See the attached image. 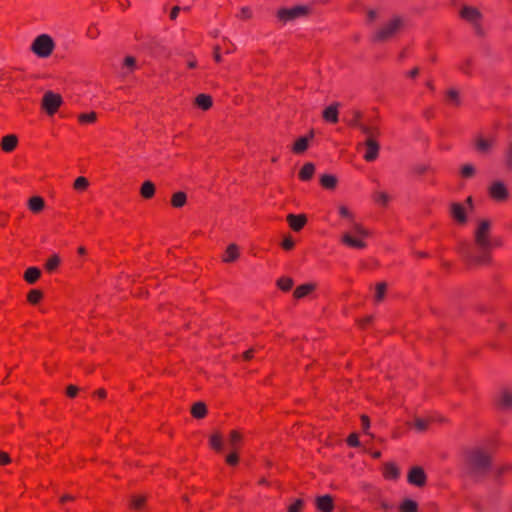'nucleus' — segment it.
Masks as SVG:
<instances>
[{
	"mask_svg": "<svg viewBox=\"0 0 512 512\" xmlns=\"http://www.w3.org/2000/svg\"><path fill=\"white\" fill-rule=\"evenodd\" d=\"M491 226L492 223L488 219H481L478 221L477 227L474 231V242L479 254L474 255L466 249L461 251L462 255L469 262L474 264H485L489 261L488 251L494 245L490 234Z\"/></svg>",
	"mask_w": 512,
	"mask_h": 512,
	"instance_id": "f257e3e1",
	"label": "nucleus"
},
{
	"mask_svg": "<svg viewBox=\"0 0 512 512\" xmlns=\"http://www.w3.org/2000/svg\"><path fill=\"white\" fill-rule=\"evenodd\" d=\"M492 469V456L483 448H473L466 453L465 473L475 482L482 481Z\"/></svg>",
	"mask_w": 512,
	"mask_h": 512,
	"instance_id": "f03ea898",
	"label": "nucleus"
},
{
	"mask_svg": "<svg viewBox=\"0 0 512 512\" xmlns=\"http://www.w3.org/2000/svg\"><path fill=\"white\" fill-rule=\"evenodd\" d=\"M339 214L351 221L353 233L345 232L341 236V241L343 244L352 247L363 249L366 247V243L362 240L369 235V231L364 228L361 224L353 222V214L348 210L345 206L339 207Z\"/></svg>",
	"mask_w": 512,
	"mask_h": 512,
	"instance_id": "7ed1b4c3",
	"label": "nucleus"
},
{
	"mask_svg": "<svg viewBox=\"0 0 512 512\" xmlns=\"http://www.w3.org/2000/svg\"><path fill=\"white\" fill-rule=\"evenodd\" d=\"M311 10V6L304 4L290 8H281L277 12V17L283 24H286L296 21L297 19L306 18L311 13Z\"/></svg>",
	"mask_w": 512,
	"mask_h": 512,
	"instance_id": "20e7f679",
	"label": "nucleus"
},
{
	"mask_svg": "<svg viewBox=\"0 0 512 512\" xmlns=\"http://www.w3.org/2000/svg\"><path fill=\"white\" fill-rule=\"evenodd\" d=\"M403 19L400 17H393L383 25H381L373 36V41L384 42L392 38L403 26Z\"/></svg>",
	"mask_w": 512,
	"mask_h": 512,
	"instance_id": "39448f33",
	"label": "nucleus"
},
{
	"mask_svg": "<svg viewBox=\"0 0 512 512\" xmlns=\"http://www.w3.org/2000/svg\"><path fill=\"white\" fill-rule=\"evenodd\" d=\"M55 48V42L48 34H40L31 44V51L39 58L49 57Z\"/></svg>",
	"mask_w": 512,
	"mask_h": 512,
	"instance_id": "423d86ee",
	"label": "nucleus"
},
{
	"mask_svg": "<svg viewBox=\"0 0 512 512\" xmlns=\"http://www.w3.org/2000/svg\"><path fill=\"white\" fill-rule=\"evenodd\" d=\"M62 104V97L52 91H47L42 99V108L48 115H53Z\"/></svg>",
	"mask_w": 512,
	"mask_h": 512,
	"instance_id": "0eeeda50",
	"label": "nucleus"
},
{
	"mask_svg": "<svg viewBox=\"0 0 512 512\" xmlns=\"http://www.w3.org/2000/svg\"><path fill=\"white\" fill-rule=\"evenodd\" d=\"M460 16L469 23H471L478 34L481 33L479 21L482 18V14L477 8L471 6H463V8L460 11Z\"/></svg>",
	"mask_w": 512,
	"mask_h": 512,
	"instance_id": "6e6552de",
	"label": "nucleus"
},
{
	"mask_svg": "<svg viewBox=\"0 0 512 512\" xmlns=\"http://www.w3.org/2000/svg\"><path fill=\"white\" fill-rule=\"evenodd\" d=\"M360 148L365 149L363 158L368 162H372L378 157L380 144L376 139H365L363 143L358 144V149Z\"/></svg>",
	"mask_w": 512,
	"mask_h": 512,
	"instance_id": "1a4fd4ad",
	"label": "nucleus"
},
{
	"mask_svg": "<svg viewBox=\"0 0 512 512\" xmlns=\"http://www.w3.org/2000/svg\"><path fill=\"white\" fill-rule=\"evenodd\" d=\"M408 482L418 487L424 486L426 483L424 470L419 466L412 467L408 473Z\"/></svg>",
	"mask_w": 512,
	"mask_h": 512,
	"instance_id": "9d476101",
	"label": "nucleus"
},
{
	"mask_svg": "<svg viewBox=\"0 0 512 512\" xmlns=\"http://www.w3.org/2000/svg\"><path fill=\"white\" fill-rule=\"evenodd\" d=\"M489 193L495 200H505L508 197V191L501 181L494 182L489 188Z\"/></svg>",
	"mask_w": 512,
	"mask_h": 512,
	"instance_id": "9b49d317",
	"label": "nucleus"
},
{
	"mask_svg": "<svg viewBox=\"0 0 512 512\" xmlns=\"http://www.w3.org/2000/svg\"><path fill=\"white\" fill-rule=\"evenodd\" d=\"M315 505L320 512H332L334 507L333 498L329 494L318 496L315 499Z\"/></svg>",
	"mask_w": 512,
	"mask_h": 512,
	"instance_id": "f8f14e48",
	"label": "nucleus"
},
{
	"mask_svg": "<svg viewBox=\"0 0 512 512\" xmlns=\"http://www.w3.org/2000/svg\"><path fill=\"white\" fill-rule=\"evenodd\" d=\"M341 104L339 102H334L328 107H326L322 113L323 119L329 123L338 122L339 115V107Z\"/></svg>",
	"mask_w": 512,
	"mask_h": 512,
	"instance_id": "ddd939ff",
	"label": "nucleus"
},
{
	"mask_svg": "<svg viewBox=\"0 0 512 512\" xmlns=\"http://www.w3.org/2000/svg\"><path fill=\"white\" fill-rule=\"evenodd\" d=\"M450 213L458 223L465 224L467 222V213L462 204L452 203L450 205Z\"/></svg>",
	"mask_w": 512,
	"mask_h": 512,
	"instance_id": "4468645a",
	"label": "nucleus"
},
{
	"mask_svg": "<svg viewBox=\"0 0 512 512\" xmlns=\"http://www.w3.org/2000/svg\"><path fill=\"white\" fill-rule=\"evenodd\" d=\"M497 403L503 410H512V392L507 389L501 390L497 397Z\"/></svg>",
	"mask_w": 512,
	"mask_h": 512,
	"instance_id": "2eb2a0df",
	"label": "nucleus"
},
{
	"mask_svg": "<svg viewBox=\"0 0 512 512\" xmlns=\"http://www.w3.org/2000/svg\"><path fill=\"white\" fill-rule=\"evenodd\" d=\"M287 221H288L290 227L294 231H299L306 224L307 219H306V216L303 214H300V215L289 214L287 216Z\"/></svg>",
	"mask_w": 512,
	"mask_h": 512,
	"instance_id": "dca6fc26",
	"label": "nucleus"
},
{
	"mask_svg": "<svg viewBox=\"0 0 512 512\" xmlns=\"http://www.w3.org/2000/svg\"><path fill=\"white\" fill-rule=\"evenodd\" d=\"M495 141L496 140L494 137H491V138L478 137L476 140V148L481 153H488L493 148Z\"/></svg>",
	"mask_w": 512,
	"mask_h": 512,
	"instance_id": "f3484780",
	"label": "nucleus"
},
{
	"mask_svg": "<svg viewBox=\"0 0 512 512\" xmlns=\"http://www.w3.org/2000/svg\"><path fill=\"white\" fill-rule=\"evenodd\" d=\"M357 128L366 136V139H376L380 133L378 127L368 125L364 122L362 124H358Z\"/></svg>",
	"mask_w": 512,
	"mask_h": 512,
	"instance_id": "a211bd4d",
	"label": "nucleus"
},
{
	"mask_svg": "<svg viewBox=\"0 0 512 512\" xmlns=\"http://www.w3.org/2000/svg\"><path fill=\"white\" fill-rule=\"evenodd\" d=\"M28 207L32 212L38 213L45 207V202L42 197L33 196L28 200Z\"/></svg>",
	"mask_w": 512,
	"mask_h": 512,
	"instance_id": "6ab92c4d",
	"label": "nucleus"
},
{
	"mask_svg": "<svg viewBox=\"0 0 512 512\" xmlns=\"http://www.w3.org/2000/svg\"><path fill=\"white\" fill-rule=\"evenodd\" d=\"M18 139L15 135H7L3 137L1 147L5 152H11L15 149Z\"/></svg>",
	"mask_w": 512,
	"mask_h": 512,
	"instance_id": "aec40b11",
	"label": "nucleus"
},
{
	"mask_svg": "<svg viewBox=\"0 0 512 512\" xmlns=\"http://www.w3.org/2000/svg\"><path fill=\"white\" fill-rule=\"evenodd\" d=\"M373 198L377 204L386 207L391 199V196L383 190H377L373 193Z\"/></svg>",
	"mask_w": 512,
	"mask_h": 512,
	"instance_id": "412c9836",
	"label": "nucleus"
},
{
	"mask_svg": "<svg viewBox=\"0 0 512 512\" xmlns=\"http://www.w3.org/2000/svg\"><path fill=\"white\" fill-rule=\"evenodd\" d=\"M315 171V165L311 162L306 163L299 172V177L303 181H308L312 178Z\"/></svg>",
	"mask_w": 512,
	"mask_h": 512,
	"instance_id": "4be33fe9",
	"label": "nucleus"
},
{
	"mask_svg": "<svg viewBox=\"0 0 512 512\" xmlns=\"http://www.w3.org/2000/svg\"><path fill=\"white\" fill-rule=\"evenodd\" d=\"M41 275V271L37 267H29L24 273V279L29 283H35Z\"/></svg>",
	"mask_w": 512,
	"mask_h": 512,
	"instance_id": "5701e85b",
	"label": "nucleus"
},
{
	"mask_svg": "<svg viewBox=\"0 0 512 512\" xmlns=\"http://www.w3.org/2000/svg\"><path fill=\"white\" fill-rule=\"evenodd\" d=\"M238 256H239L238 246L236 244H230L227 247L223 261L224 262H233L238 258Z\"/></svg>",
	"mask_w": 512,
	"mask_h": 512,
	"instance_id": "b1692460",
	"label": "nucleus"
},
{
	"mask_svg": "<svg viewBox=\"0 0 512 512\" xmlns=\"http://www.w3.org/2000/svg\"><path fill=\"white\" fill-rule=\"evenodd\" d=\"M195 103L197 106H199L203 110H207L212 106V99L209 95L206 94H199L196 99Z\"/></svg>",
	"mask_w": 512,
	"mask_h": 512,
	"instance_id": "393cba45",
	"label": "nucleus"
},
{
	"mask_svg": "<svg viewBox=\"0 0 512 512\" xmlns=\"http://www.w3.org/2000/svg\"><path fill=\"white\" fill-rule=\"evenodd\" d=\"M314 288H315V286L311 283L301 285L295 289L294 297L297 299L303 298L304 296L309 294L311 291H313Z\"/></svg>",
	"mask_w": 512,
	"mask_h": 512,
	"instance_id": "a878e982",
	"label": "nucleus"
},
{
	"mask_svg": "<svg viewBox=\"0 0 512 512\" xmlns=\"http://www.w3.org/2000/svg\"><path fill=\"white\" fill-rule=\"evenodd\" d=\"M142 197L149 199L155 193V185L151 181H145L140 189Z\"/></svg>",
	"mask_w": 512,
	"mask_h": 512,
	"instance_id": "bb28decb",
	"label": "nucleus"
},
{
	"mask_svg": "<svg viewBox=\"0 0 512 512\" xmlns=\"http://www.w3.org/2000/svg\"><path fill=\"white\" fill-rule=\"evenodd\" d=\"M191 413L195 418H203L206 413L207 409L203 402H197L192 406Z\"/></svg>",
	"mask_w": 512,
	"mask_h": 512,
	"instance_id": "cd10ccee",
	"label": "nucleus"
},
{
	"mask_svg": "<svg viewBox=\"0 0 512 512\" xmlns=\"http://www.w3.org/2000/svg\"><path fill=\"white\" fill-rule=\"evenodd\" d=\"M309 146V138L308 137H300L293 146V151L295 153H303Z\"/></svg>",
	"mask_w": 512,
	"mask_h": 512,
	"instance_id": "c85d7f7f",
	"label": "nucleus"
},
{
	"mask_svg": "<svg viewBox=\"0 0 512 512\" xmlns=\"http://www.w3.org/2000/svg\"><path fill=\"white\" fill-rule=\"evenodd\" d=\"M399 508L401 512H417L418 505L414 500L405 499Z\"/></svg>",
	"mask_w": 512,
	"mask_h": 512,
	"instance_id": "c756f323",
	"label": "nucleus"
},
{
	"mask_svg": "<svg viewBox=\"0 0 512 512\" xmlns=\"http://www.w3.org/2000/svg\"><path fill=\"white\" fill-rule=\"evenodd\" d=\"M171 203L175 208H180L186 203V194L184 192H176L173 194Z\"/></svg>",
	"mask_w": 512,
	"mask_h": 512,
	"instance_id": "7c9ffc66",
	"label": "nucleus"
},
{
	"mask_svg": "<svg viewBox=\"0 0 512 512\" xmlns=\"http://www.w3.org/2000/svg\"><path fill=\"white\" fill-rule=\"evenodd\" d=\"M399 469L392 463H387L385 465L384 475L386 478L397 479L399 477Z\"/></svg>",
	"mask_w": 512,
	"mask_h": 512,
	"instance_id": "2f4dec72",
	"label": "nucleus"
},
{
	"mask_svg": "<svg viewBox=\"0 0 512 512\" xmlns=\"http://www.w3.org/2000/svg\"><path fill=\"white\" fill-rule=\"evenodd\" d=\"M240 441L241 435L237 431H231L228 439V444L231 451H236L238 449Z\"/></svg>",
	"mask_w": 512,
	"mask_h": 512,
	"instance_id": "473e14b6",
	"label": "nucleus"
},
{
	"mask_svg": "<svg viewBox=\"0 0 512 512\" xmlns=\"http://www.w3.org/2000/svg\"><path fill=\"white\" fill-rule=\"evenodd\" d=\"M321 185L327 189H333L336 186L337 179L333 175H323L320 179Z\"/></svg>",
	"mask_w": 512,
	"mask_h": 512,
	"instance_id": "72a5a7b5",
	"label": "nucleus"
},
{
	"mask_svg": "<svg viewBox=\"0 0 512 512\" xmlns=\"http://www.w3.org/2000/svg\"><path fill=\"white\" fill-rule=\"evenodd\" d=\"M446 97H447V100L451 104H453V105H459L460 104V94H459V92L456 89L451 88V89L447 90Z\"/></svg>",
	"mask_w": 512,
	"mask_h": 512,
	"instance_id": "f704fd0d",
	"label": "nucleus"
},
{
	"mask_svg": "<svg viewBox=\"0 0 512 512\" xmlns=\"http://www.w3.org/2000/svg\"><path fill=\"white\" fill-rule=\"evenodd\" d=\"M210 445L213 449H215L216 451H221L222 450V447H223V444H222V439H221V436L219 434H213L210 436Z\"/></svg>",
	"mask_w": 512,
	"mask_h": 512,
	"instance_id": "c9c22d12",
	"label": "nucleus"
},
{
	"mask_svg": "<svg viewBox=\"0 0 512 512\" xmlns=\"http://www.w3.org/2000/svg\"><path fill=\"white\" fill-rule=\"evenodd\" d=\"M59 263L60 258L57 255H53L47 260L45 267L49 272H52L58 267Z\"/></svg>",
	"mask_w": 512,
	"mask_h": 512,
	"instance_id": "e433bc0d",
	"label": "nucleus"
},
{
	"mask_svg": "<svg viewBox=\"0 0 512 512\" xmlns=\"http://www.w3.org/2000/svg\"><path fill=\"white\" fill-rule=\"evenodd\" d=\"M277 285L279 286L280 289H282L283 291H288L292 288L293 286V280L289 277H283V278H280L277 282Z\"/></svg>",
	"mask_w": 512,
	"mask_h": 512,
	"instance_id": "4c0bfd02",
	"label": "nucleus"
},
{
	"mask_svg": "<svg viewBox=\"0 0 512 512\" xmlns=\"http://www.w3.org/2000/svg\"><path fill=\"white\" fill-rule=\"evenodd\" d=\"M475 173H476V168L472 164H465V165H463V167L461 169V175L464 178H471L474 176Z\"/></svg>",
	"mask_w": 512,
	"mask_h": 512,
	"instance_id": "58836bf2",
	"label": "nucleus"
},
{
	"mask_svg": "<svg viewBox=\"0 0 512 512\" xmlns=\"http://www.w3.org/2000/svg\"><path fill=\"white\" fill-rule=\"evenodd\" d=\"M124 66L127 68V71L123 73L126 76L130 71L134 70L136 67V59L132 56H127L124 60Z\"/></svg>",
	"mask_w": 512,
	"mask_h": 512,
	"instance_id": "ea45409f",
	"label": "nucleus"
},
{
	"mask_svg": "<svg viewBox=\"0 0 512 512\" xmlns=\"http://www.w3.org/2000/svg\"><path fill=\"white\" fill-rule=\"evenodd\" d=\"M96 118L97 115L95 112L84 113L78 116V119L81 123H93L96 120Z\"/></svg>",
	"mask_w": 512,
	"mask_h": 512,
	"instance_id": "a19ab883",
	"label": "nucleus"
},
{
	"mask_svg": "<svg viewBox=\"0 0 512 512\" xmlns=\"http://www.w3.org/2000/svg\"><path fill=\"white\" fill-rule=\"evenodd\" d=\"M386 291V284L385 283H378L376 285V291H375V300L381 301L384 298Z\"/></svg>",
	"mask_w": 512,
	"mask_h": 512,
	"instance_id": "79ce46f5",
	"label": "nucleus"
},
{
	"mask_svg": "<svg viewBox=\"0 0 512 512\" xmlns=\"http://www.w3.org/2000/svg\"><path fill=\"white\" fill-rule=\"evenodd\" d=\"M28 301L32 304L38 303L42 298V293L39 290H31L28 293Z\"/></svg>",
	"mask_w": 512,
	"mask_h": 512,
	"instance_id": "37998d69",
	"label": "nucleus"
},
{
	"mask_svg": "<svg viewBox=\"0 0 512 512\" xmlns=\"http://www.w3.org/2000/svg\"><path fill=\"white\" fill-rule=\"evenodd\" d=\"M88 185L89 182L85 177H78L74 182V188L76 190H85Z\"/></svg>",
	"mask_w": 512,
	"mask_h": 512,
	"instance_id": "c03bdc74",
	"label": "nucleus"
},
{
	"mask_svg": "<svg viewBox=\"0 0 512 512\" xmlns=\"http://www.w3.org/2000/svg\"><path fill=\"white\" fill-rule=\"evenodd\" d=\"M362 123H363V121H362V114H361V112L354 111L353 112V118L348 122V124L357 128L358 124H362Z\"/></svg>",
	"mask_w": 512,
	"mask_h": 512,
	"instance_id": "a18cd8bd",
	"label": "nucleus"
},
{
	"mask_svg": "<svg viewBox=\"0 0 512 512\" xmlns=\"http://www.w3.org/2000/svg\"><path fill=\"white\" fill-rule=\"evenodd\" d=\"M472 65V60L470 58H466L462 61V63L459 65V69L465 73L470 74V66Z\"/></svg>",
	"mask_w": 512,
	"mask_h": 512,
	"instance_id": "49530a36",
	"label": "nucleus"
},
{
	"mask_svg": "<svg viewBox=\"0 0 512 512\" xmlns=\"http://www.w3.org/2000/svg\"><path fill=\"white\" fill-rule=\"evenodd\" d=\"M303 505L304 501L297 499L292 505L288 507V512H301Z\"/></svg>",
	"mask_w": 512,
	"mask_h": 512,
	"instance_id": "de8ad7c7",
	"label": "nucleus"
},
{
	"mask_svg": "<svg viewBox=\"0 0 512 512\" xmlns=\"http://www.w3.org/2000/svg\"><path fill=\"white\" fill-rule=\"evenodd\" d=\"M145 502L144 496H134L131 500V505L135 509H140Z\"/></svg>",
	"mask_w": 512,
	"mask_h": 512,
	"instance_id": "09e8293b",
	"label": "nucleus"
},
{
	"mask_svg": "<svg viewBox=\"0 0 512 512\" xmlns=\"http://www.w3.org/2000/svg\"><path fill=\"white\" fill-rule=\"evenodd\" d=\"M414 426L418 431H425L428 426V422L421 418H416L414 421Z\"/></svg>",
	"mask_w": 512,
	"mask_h": 512,
	"instance_id": "8fccbe9b",
	"label": "nucleus"
},
{
	"mask_svg": "<svg viewBox=\"0 0 512 512\" xmlns=\"http://www.w3.org/2000/svg\"><path fill=\"white\" fill-rule=\"evenodd\" d=\"M226 462L229 465H236L238 463V456L235 451H232L230 454L226 456Z\"/></svg>",
	"mask_w": 512,
	"mask_h": 512,
	"instance_id": "3c124183",
	"label": "nucleus"
},
{
	"mask_svg": "<svg viewBox=\"0 0 512 512\" xmlns=\"http://www.w3.org/2000/svg\"><path fill=\"white\" fill-rule=\"evenodd\" d=\"M347 442L350 446L357 447L360 445V442L358 440V435L356 433H352L348 439Z\"/></svg>",
	"mask_w": 512,
	"mask_h": 512,
	"instance_id": "603ef678",
	"label": "nucleus"
},
{
	"mask_svg": "<svg viewBox=\"0 0 512 512\" xmlns=\"http://www.w3.org/2000/svg\"><path fill=\"white\" fill-rule=\"evenodd\" d=\"M294 246V241L290 236H286L282 242V247L286 250L292 249Z\"/></svg>",
	"mask_w": 512,
	"mask_h": 512,
	"instance_id": "864d4df0",
	"label": "nucleus"
},
{
	"mask_svg": "<svg viewBox=\"0 0 512 512\" xmlns=\"http://www.w3.org/2000/svg\"><path fill=\"white\" fill-rule=\"evenodd\" d=\"M506 163L508 167L512 168V141L510 142L507 150Z\"/></svg>",
	"mask_w": 512,
	"mask_h": 512,
	"instance_id": "5fc2aeb1",
	"label": "nucleus"
},
{
	"mask_svg": "<svg viewBox=\"0 0 512 512\" xmlns=\"http://www.w3.org/2000/svg\"><path fill=\"white\" fill-rule=\"evenodd\" d=\"M361 421H362V428H363V431L365 433L368 432V429L370 427V420L369 418L366 416V415H362L361 416Z\"/></svg>",
	"mask_w": 512,
	"mask_h": 512,
	"instance_id": "6e6d98bb",
	"label": "nucleus"
},
{
	"mask_svg": "<svg viewBox=\"0 0 512 512\" xmlns=\"http://www.w3.org/2000/svg\"><path fill=\"white\" fill-rule=\"evenodd\" d=\"M429 170V166L425 164H418L415 166L414 171L418 174H424Z\"/></svg>",
	"mask_w": 512,
	"mask_h": 512,
	"instance_id": "4d7b16f0",
	"label": "nucleus"
},
{
	"mask_svg": "<svg viewBox=\"0 0 512 512\" xmlns=\"http://www.w3.org/2000/svg\"><path fill=\"white\" fill-rule=\"evenodd\" d=\"M78 393V387L74 385H69L67 387V395L71 398L75 397Z\"/></svg>",
	"mask_w": 512,
	"mask_h": 512,
	"instance_id": "13d9d810",
	"label": "nucleus"
},
{
	"mask_svg": "<svg viewBox=\"0 0 512 512\" xmlns=\"http://www.w3.org/2000/svg\"><path fill=\"white\" fill-rule=\"evenodd\" d=\"M10 457L7 453L5 452H0V464L1 465H5V464H8L10 462Z\"/></svg>",
	"mask_w": 512,
	"mask_h": 512,
	"instance_id": "bf43d9fd",
	"label": "nucleus"
},
{
	"mask_svg": "<svg viewBox=\"0 0 512 512\" xmlns=\"http://www.w3.org/2000/svg\"><path fill=\"white\" fill-rule=\"evenodd\" d=\"M99 33L100 32L97 30L96 27H90L88 29L87 35H88V37L94 39V38L98 37Z\"/></svg>",
	"mask_w": 512,
	"mask_h": 512,
	"instance_id": "052dcab7",
	"label": "nucleus"
},
{
	"mask_svg": "<svg viewBox=\"0 0 512 512\" xmlns=\"http://www.w3.org/2000/svg\"><path fill=\"white\" fill-rule=\"evenodd\" d=\"M252 16V12L248 7H243L241 9V17L250 18Z\"/></svg>",
	"mask_w": 512,
	"mask_h": 512,
	"instance_id": "680f3d73",
	"label": "nucleus"
},
{
	"mask_svg": "<svg viewBox=\"0 0 512 512\" xmlns=\"http://www.w3.org/2000/svg\"><path fill=\"white\" fill-rule=\"evenodd\" d=\"M419 68L418 67H415L413 68L412 70H410L407 75L410 77V78H416L418 75H419Z\"/></svg>",
	"mask_w": 512,
	"mask_h": 512,
	"instance_id": "e2e57ef3",
	"label": "nucleus"
},
{
	"mask_svg": "<svg viewBox=\"0 0 512 512\" xmlns=\"http://www.w3.org/2000/svg\"><path fill=\"white\" fill-rule=\"evenodd\" d=\"M179 11H180V8L178 6L173 7L172 10H171V13H170V18L172 20L176 19Z\"/></svg>",
	"mask_w": 512,
	"mask_h": 512,
	"instance_id": "0e129e2a",
	"label": "nucleus"
},
{
	"mask_svg": "<svg viewBox=\"0 0 512 512\" xmlns=\"http://www.w3.org/2000/svg\"><path fill=\"white\" fill-rule=\"evenodd\" d=\"M367 16H368L369 20H374L377 17V11L373 10V9H370L367 12Z\"/></svg>",
	"mask_w": 512,
	"mask_h": 512,
	"instance_id": "69168bd1",
	"label": "nucleus"
},
{
	"mask_svg": "<svg viewBox=\"0 0 512 512\" xmlns=\"http://www.w3.org/2000/svg\"><path fill=\"white\" fill-rule=\"evenodd\" d=\"M214 50H215L214 58H215L216 61L219 62L221 60V56H220V53H219L220 48L218 46H216L214 48Z\"/></svg>",
	"mask_w": 512,
	"mask_h": 512,
	"instance_id": "338daca9",
	"label": "nucleus"
},
{
	"mask_svg": "<svg viewBox=\"0 0 512 512\" xmlns=\"http://www.w3.org/2000/svg\"><path fill=\"white\" fill-rule=\"evenodd\" d=\"M253 356V349H250L248 351H246L244 354H243V357L246 359V360H249L251 359Z\"/></svg>",
	"mask_w": 512,
	"mask_h": 512,
	"instance_id": "774afa93",
	"label": "nucleus"
}]
</instances>
